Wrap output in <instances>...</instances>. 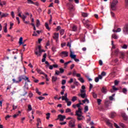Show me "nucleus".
Returning <instances> with one entry per match:
<instances>
[{
    "mask_svg": "<svg viewBox=\"0 0 128 128\" xmlns=\"http://www.w3.org/2000/svg\"><path fill=\"white\" fill-rule=\"evenodd\" d=\"M76 106L78 108V110L76 111V114L78 116L77 119L78 120H82L84 118V116H82L84 113L82 111V108H80V105L79 104H76Z\"/></svg>",
    "mask_w": 128,
    "mask_h": 128,
    "instance_id": "obj_1",
    "label": "nucleus"
},
{
    "mask_svg": "<svg viewBox=\"0 0 128 128\" xmlns=\"http://www.w3.org/2000/svg\"><path fill=\"white\" fill-rule=\"evenodd\" d=\"M118 4V0H113L111 2V9L112 10H116V4Z\"/></svg>",
    "mask_w": 128,
    "mask_h": 128,
    "instance_id": "obj_2",
    "label": "nucleus"
},
{
    "mask_svg": "<svg viewBox=\"0 0 128 128\" xmlns=\"http://www.w3.org/2000/svg\"><path fill=\"white\" fill-rule=\"evenodd\" d=\"M80 94H78V96H81L82 98H86V90H80Z\"/></svg>",
    "mask_w": 128,
    "mask_h": 128,
    "instance_id": "obj_3",
    "label": "nucleus"
},
{
    "mask_svg": "<svg viewBox=\"0 0 128 128\" xmlns=\"http://www.w3.org/2000/svg\"><path fill=\"white\" fill-rule=\"evenodd\" d=\"M84 26L87 28H88L89 30H92V25L90 24V20H85L84 22Z\"/></svg>",
    "mask_w": 128,
    "mask_h": 128,
    "instance_id": "obj_4",
    "label": "nucleus"
},
{
    "mask_svg": "<svg viewBox=\"0 0 128 128\" xmlns=\"http://www.w3.org/2000/svg\"><path fill=\"white\" fill-rule=\"evenodd\" d=\"M76 124V120L74 119H72L69 122V126L70 128H74Z\"/></svg>",
    "mask_w": 128,
    "mask_h": 128,
    "instance_id": "obj_5",
    "label": "nucleus"
},
{
    "mask_svg": "<svg viewBox=\"0 0 128 128\" xmlns=\"http://www.w3.org/2000/svg\"><path fill=\"white\" fill-rule=\"evenodd\" d=\"M124 34H128V24H126L122 29Z\"/></svg>",
    "mask_w": 128,
    "mask_h": 128,
    "instance_id": "obj_6",
    "label": "nucleus"
},
{
    "mask_svg": "<svg viewBox=\"0 0 128 128\" xmlns=\"http://www.w3.org/2000/svg\"><path fill=\"white\" fill-rule=\"evenodd\" d=\"M34 53L37 56H42V52H40L38 50V48H36V50H34Z\"/></svg>",
    "mask_w": 128,
    "mask_h": 128,
    "instance_id": "obj_7",
    "label": "nucleus"
},
{
    "mask_svg": "<svg viewBox=\"0 0 128 128\" xmlns=\"http://www.w3.org/2000/svg\"><path fill=\"white\" fill-rule=\"evenodd\" d=\"M18 80H16V79H12V82H14V84H20V82H22V78L20 77H19L18 78Z\"/></svg>",
    "mask_w": 128,
    "mask_h": 128,
    "instance_id": "obj_8",
    "label": "nucleus"
},
{
    "mask_svg": "<svg viewBox=\"0 0 128 128\" xmlns=\"http://www.w3.org/2000/svg\"><path fill=\"white\" fill-rule=\"evenodd\" d=\"M58 118H60V122H62L66 118V116H62V114H59L58 116Z\"/></svg>",
    "mask_w": 128,
    "mask_h": 128,
    "instance_id": "obj_9",
    "label": "nucleus"
},
{
    "mask_svg": "<svg viewBox=\"0 0 128 128\" xmlns=\"http://www.w3.org/2000/svg\"><path fill=\"white\" fill-rule=\"evenodd\" d=\"M62 54H64V58H66V56H68V52H62L60 54V56H62Z\"/></svg>",
    "mask_w": 128,
    "mask_h": 128,
    "instance_id": "obj_10",
    "label": "nucleus"
},
{
    "mask_svg": "<svg viewBox=\"0 0 128 128\" xmlns=\"http://www.w3.org/2000/svg\"><path fill=\"white\" fill-rule=\"evenodd\" d=\"M101 92H102V94H106L108 92V90L106 89V88L102 87L101 90Z\"/></svg>",
    "mask_w": 128,
    "mask_h": 128,
    "instance_id": "obj_11",
    "label": "nucleus"
},
{
    "mask_svg": "<svg viewBox=\"0 0 128 128\" xmlns=\"http://www.w3.org/2000/svg\"><path fill=\"white\" fill-rule=\"evenodd\" d=\"M74 52H72L70 51V58H73V60H74L76 58V55L73 54Z\"/></svg>",
    "mask_w": 128,
    "mask_h": 128,
    "instance_id": "obj_12",
    "label": "nucleus"
},
{
    "mask_svg": "<svg viewBox=\"0 0 128 128\" xmlns=\"http://www.w3.org/2000/svg\"><path fill=\"white\" fill-rule=\"evenodd\" d=\"M106 124H108V126H110V128H112V124L110 123V120H106Z\"/></svg>",
    "mask_w": 128,
    "mask_h": 128,
    "instance_id": "obj_13",
    "label": "nucleus"
},
{
    "mask_svg": "<svg viewBox=\"0 0 128 128\" xmlns=\"http://www.w3.org/2000/svg\"><path fill=\"white\" fill-rule=\"evenodd\" d=\"M8 16V13H4L2 12V15H1V18H6Z\"/></svg>",
    "mask_w": 128,
    "mask_h": 128,
    "instance_id": "obj_14",
    "label": "nucleus"
},
{
    "mask_svg": "<svg viewBox=\"0 0 128 128\" xmlns=\"http://www.w3.org/2000/svg\"><path fill=\"white\" fill-rule=\"evenodd\" d=\"M67 6H68V8L70 10H74V6L71 4L68 3Z\"/></svg>",
    "mask_w": 128,
    "mask_h": 128,
    "instance_id": "obj_15",
    "label": "nucleus"
},
{
    "mask_svg": "<svg viewBox=\"0 0 128 128\" xmlns=\"http://www.w3.org/2000/svg\"><path fill=\"white\" fill-rule=\"evenodd\" d=\"M122 117L123 118L124 120H128V116H126V114L122 113Z\"/></svg>",
    "mask_w": 128,
    "mask_h": 128,
    "instance_id": "obj_16",
    "label": "nucleus"
},
{
    "mask_svg": "<svg viewBox=\"0 0 128 128\" xmlns=\"http://www.w3.org/2000/svg\"><path fill=\"white\" fill-rule=\"evenodd\" d=\"M122 92L124 94H128V89L126 88H123L122 89Z\"/></svg>",
    "mask_w": 128,
    "mask_h": 128,
    "instance_id": "obj_17",
    "label": "nucleus"
},
{
    "mask_svg": "<svg viewBox=\"0 0 128 128\" xmlns=\"http://www.w3.org/2000/svg\"><path fill=\"white\" fill-rule=\"evenodd\" d=\"M58 33H55L54 34V36H53V38L54 39V40H56L58 38Z\"/></svg>",
    "mask_w": 128,
    "mask_h": 128,
    "instance_id": "obj_18",
    "label": "nucleus"
},
{
    "mask_svg": "<svg viewBox=\"0 0 128 128\" xmlns=\"http://www.w3.org/2000/svg\"><path fill=\"white\" fill-rule=\"evenodd\" d=\"M6 1L0 2V6H6Z\"/></svg>",
    "mask_w": 128,
    "mask_h": 128,
    "instance_id": "obj_19",
    "label": "nucleus"
},
{
    "mask_svg": "<svg viewBox=\"0 0 128 128\" xmlns=\"http://www.w3.org/2000/svg\"><path fill=\"white\" fill-rule=\"evenodd\" d=\"M5 26H4V32H8V24H6V23Z\"/></svg>",
    "mask_w": 128,
    "mask_h": 128,
    "instance_id": "obj_20",
    "label": "nucleus"
},
{
    "mask_svg": "<svg viewBox=\"0 0 128 128\" xmlns=\"http://www.w3.org/2000/svg\"><path fill=\"white\" fill-rule=\"evenodd\" d=\"M52 82H56V80H58V78L54 76H52Z\"/></svg>",
    "mask_w": 128,
    "mask_h": 128,
    "instance_id": "obj_21",
    "label": "nucleus"
},
{
    "mask_svg": "<svg viewBox=\"0 0 128 128\" xmlns=\"http://www.w3.org/2000/svg\"><path fill=\"white\" fill-rule=\"evenodd\" d=\"M40 22L39 20H36V26L37 28H38V26H40Z\"/></svg>",
    "mask_w": 128,
    "mask_h": 128,
    "instance_id": "obj_22",
    "label": "nucleus"
},
{
    "mask_svg": "<svg viewBox=\"0 0 128 128\" xmlns=\"http://www.w3.org/2000/svg\"><path fill=\"white\" fill-rule=\"evenodd\" d=\"M37 127L38 126H40V124H42V122L40 121V118H38L37 119Z\"/></svg>",
    "mask_w": 128,
    "mask_h": 128,
    "instance_id": "obj_23",
    "label": "nucleus"
},
{
    "mask_svg": "<svg viewBox=\"0 0 128 128\" xmlns=\"http://www.w3.org/2000/svg\"><path fill=\"white\" fill-rule=\"evenodd\" d=\"M112 38H114V40H118V36H116V34H113L112 35Z\"/></svg>",
    "mask_w": 128,
    "mask_h": 128,
    "instance_id": "obj_24",
    "label": "nucleus"
},
{
    "mask_svg": "<svg viewBox=\"0 0 128 128\" xmlns=\"http://www.w3.org/2000/svg\"><path fill=\"white\" fill-rule=\"evenodd\" d=\"M45 26H46V30H50V28L48 26V22L45 23Z\"/></svg>",
    "mask_w": 128,
    "mask_h": 128,
    "instance_id": "obj_25",
    "label": "nucleus"
},
{
    "mask_svg": "<svg viewBox=\"0 0 128 128\" xmlns=\"http://www.w3.org/2000/svg\"><path fill=\"white\" fill-rule=\"evenodd\" d=\"M22 44H24L22 42V37H20L19 40V44L20 45Z\"/></svg>",
    "mask_w": 128,
    "mask_h": 128,
    "instance_id": "obj_26",
    "label": "nucleus"
},
{
    "mask_svg": "<svg viewBox=\"0 0 128 128\" xmlns=\"http://www.w3.org/2000/svg\"><path fill=\"white\" fill-rule=\"evenodd\" d=\"M78 80H80V82H82V84H84V78L80 77L78 78Z\"/></svg>",
    "mask_w": 128,
    "mask_h": 128,
    "instance_id": "obj_27",
    "label": "nucleus"
},
{
    "mask_svg": "<svg viewBox=\"0 0 128 128\" xmlns=\"http://www.w3.org/2000/svg\"><path fill=\"white\" fill-rule=\"evenodd\" d=\"M76 30H77L76 26H74L72 27V30L73 32H76Z\"/></svg>",
    "mask_w": 128,
    "mask_h": 128,
    "instance_id": "obj_28",
    "label": "nucleus"
},
{
    "mask_svg": "<svg viewBox=\"0 0 128 128\" xmlns=\"http://www.w3.org/2000/svg\"><path fill=\"white\" fill-rule=\"evenodd\" d=\"M36 71L38 72V74H44V72H42V70H40V69H38V68H37V69H36Z\"/></svg>",
    "mask_w": 128,
    "mask_h": 128,
    "instance_id": "obj_29",
    "label": "nucleus"
},
{
    "mask_svg": "<svg viewBox=\"0 0 128 128\" xmlns=\"http://www.w3.org/2000/svg\"><path fill=\"white\" fill-rule=\"evenodd\" d=\"M88 111V106H85L84 108V112H86Z\"/></svg>",
    "mask_w": 128,
    "mask_h": 128,
    "instance_id": "obj_30",
    "label": "nucleus"
},
{
    "mask_svg": "<svg viewBox=\"0 0 128 128\" xmlns=\"http://www.w3.org/2000/svg\"><path fill=\"white\" fill-rule=\"evenodd\" d=\"M62 100H66V102H68V98H64V96H62Z\"/></svg>",
    "mask_w": 128,
    "mask_h": 128,
    "instance_id": "obj_31",
    "label": "nucleus"
},
{
    "mask_svg": "<svg viewBox=\"0 0 128 128\" xmlns=\"http://www.w3.org/2000/svg\"><path fill=\"white\" fill-rule=\"evenodd\" d=\"M60 74H64V70L62 68H60Z\"/></svg>",
    "mask_w": 128,
    "mask_h": 128,
    "instance_id": "obj_32",
    "label": "nucleus"
},
{
    "mask_svg": "<svg viewBox=\"0 0 128 128\" xmlns=\"http://www.w3.org/2000/svg\"><path fill=\"white\" fill-rule=\"evenodd\" d=\"M114 116H116V112H112L110 116L111 118H114Z\"/></svg>",
    "mask_w": 128,
    "mask_h": 128,
    "instance_id": "obj_33",
    "label": "nucleus"
},
{
    "mask_svg": "<svg viewBox=\"0 0 128 128\" xmlns=\"http://www.w3.org/2000/svg\"><path fill=\"white\" fill-rule=\"evenodd\" d=\"M76 98H78V97H76V96H74L72 98V100L73 102H76Z\"/></svg>",
    "mask_w": 128,
    "mask_h": 128,
    "instance_id": "obj_34",
    "label": "nucleus"
},
{
    "mask_svg": "<svg viewBox=\"0 0 128 128\" xmlns=\"http://www.w3.org/2000/svg\"><path fill=\"white\" fill-rule=\"evenodd\" d=\"M60 74V71L56 70L55 71L54 76H59Z\"/></svg>",
    "mask_w": 128,
    "mask_h": 128,
    "instance_id": "obj_35",
    "label": "nucleus"
},
{
    "mask_svg": "<svg viewBox=\"0 0 128 128\" xmlns=\"http://www.w3.org/2000/svg\"><path fill=\"white\" fill-rule=\"evenodd\" d=\"M46 120H50V113H47L46 114Z\"/></svg>",
    "mask_w": 128,
    "mask_h": 128,
    "instance_id": "obj_36",
    "label": "nucleus"
},
{
    "mask_svg": "<svg viewBox=\"0 0 128 128\" xmlns=\"http://www.w3.org/2000/svg\"><path fill=\"white\" fill-rule=\"evenodd\" d=\"M6 110H10V104L9 103H6Z\"/></svg>",
    "mask_w": 128,
    "mask_h": 128,
    "instance_id": "obj_37",
    "label": "nucleus"
},
{
    "mask_svg": "<svg viewBox=\"0 0 128 128\" xmlns=\"http://www.w3.org/2000/svg\"><path fill=\"white\" fill-rule=\"evenodd\" d=\"M20 114V111H18V113L17 114H15L13 116V118H16V116H18Z\"/></svg>",
    "mask_w": 128,
    "mask_h": 128,
    "instance_id": "obj_38",
    "label": "nucleus"
},
{
    "mask_svg": "<svg viewBox=\"0 0 128 128\" xmlns=\"http://www.w3.org/2000/svg\"><path fill=\"white\" fill-rule=\"evenodd\" d=\"M36 98H38V100H44V97L42 96H39V97H36Z\"/></svg>",
    "mask_w": 128,
    "mask_h": 128,
    "instance_id": "obj_39",
    "label": "nucleus"
},
{
    "mask_svg": "<svg viewBox=\"0 0 128 128\" xmlns=\"http://www.w3.org/2000/svg\"><path fill=\"white\" fill-rule=\"evenodd\" d=\"M72 112V110H70V108H68L66 109V114L70 112Z\"/></svg>",
    "mask_w": 128,
    "mask_h": 128,
    "instance_id": "obj_40",
    "label": "nucleus"
},
{
    "mask_svg": "<svg viewBox=\"0 0 128 128\" xmlns=\"http://www.w3.org/2000/svg\"><path fill=\"white\" fill-rule=\"evenodd\" d=\"M86 100H87V103L88 104L90 102V100H88V98H86L84 100H82V102L83 104H86Z\"/></svg>",
    "mask_w": 128,
    "mask_h": 128,
    "instance_id": "obj_41",
    "label": "nucleus"
},
{
    "mask_svg": "<svg viewBox=\"0 0 128 128\" xmlns=\"http://www.w3.org/2000/svg\"><path fill=\"white\" fill-rule=\"evenodd\" d=\"M21 18H22L23 22H24V21H26V16L24 15H22V16L21 17Z\"/></svg>",
    "mask_w": 128,
    "mask_h": 128,
    "instance_id": "obj_42",
    "label": "nucleus"
},
{
    "mask_svg": "<svg viewBox=\"0 0 128 128\" xmlns=\"http://www.w3.org/2000/svg\"><path fill=\"white\" fill-rule=\"evenodd\" d=\"M28 0V4H34V2H32V0Z\"/></svg>",
    "mask_w": 128,
    "mask_h": 128,
    "instance_id": "obj_43",
    "label": "nucleus"
},
{
    "mask_svg": "<svg viewBox=\"0 0 128 128\" xmlns=\"http://www.w3.org/2000/svg\"><path fill=\"white\" fill-rule=\"evenodd\" d=\"M18 108V106L12 105V110H14Z\"/></svg>",
    "mask_w": 128,
    "mask_h": 128,
    "instance_id": "obj_44",
    "label": "nucleus"
},
{
    "mask_svg": "<svg viewBox=\"0 0 128 128\" xmlns=\"http://www.w3.org/2000/svg\"><path fill=\"white\" fill-rule=\"evenodd\" d=\"M122 32V28H118L116 30V32Z\"/></svg>",
    "mask_w": 128,
    "mask_h": 128,
    "instance_id": "obj_45",
    "label": "nucleus"
},
{
    "mask_svg": "<svg viewBox=\"0 0 128 128\" xmlns=\"http://www.w3.org/2000/svg\"><path fill=\"white\" fill-rule=\"evenodd\" d=\"M124 58V54L121 53L120 55V58Z\"/></svg>",
    "mask_w": 128,
    "mask_h": 128,
    "instance_id": "obj_46",
    "label": "nucleus"
},
{
    "mask_svg": "<svg viewBox=\"0 0 128 128\" xmlns=\"http://www.w3.org/2000/svg\"><path fill=\"white\" fill-rule=\"evenodd\" d=\"M122 48L126 50V48H128V45L124 44V45H123V46H122Z\"/></svg>",
    "mask_w": 128,
    "mask_h": 128,
    "instance_id": "obj_47",
    "label": "nucleus"
},
{
    "mask_svg": "<svg viewBox=\"0 0 128 128\" xmlns=\"http://www.w3.org/2000/svg\"><path fill=\"white\" fill-rule=\"evenodd\" d=\"M68 84H72L74 82V79L72 78H70V80L68 82Z\"/></svg>",
    "mask_w": 128,
    "mask_h": 128,
    "instance_id": "obj_48",
    "label": "nucleus"
},
{
    "mask_svg": "<svg viewBox=\"0 0 128 128\" xmlns=\"http://www.w3.org/2000/svg\"><path fill=\"white\" fill-rule=\"evenodd\" d=\"M82 16L84 18H86V16H88V13H82Z\"/></svg>",
    "mask_w": 128,
    "mask_h": 128,
    "instance_id": "obj_49",
    "label": "nucleus"
},
{
    "mask_svg": "<svg viewBox=\"0 0 128 128\" xmlns=\"http://www.w3.org/2000/svg\"><path fill=\"white\" fill-rule=\"evenodd\" d=\"M32 110V106L31 105H28V110Z\"/></svg>",
    "mask_w": 128,
    "mask_h": 128,
    "instance_id": "obj_50",
    "label": "nucleus"
},
{
    "mask_svg": "<svg viewBox=\"0 0 128 128\" xmlns=\"http://www.w3.org/2000/svg\"><path fill=\"white\" fill-rule=\"evenodd\" d=\"M101 75H102V76H105L106 75V73L104 72H102L101 73Z\"/></svg>",
    "mask_w": 128,
    "mask_h": 128,
    "instance_id": "obj_51",
    "label": "nucleus"
},
{
    "mask_svg": "<svg viewBox=\"0 0 128 128\" xmlns=\"http://www.w3.org/2000/svg\"><path fill=\"white\" fill-rule=\"evenodd\" d=\"M64 34V30H60V34H61L62 36V34Z\"/></svg>",
    "mask_w": 128,
    "mask_h": 128,
    "instance_id": "obj_52",
    "label": "nucleus"
},
{
    "mask_svg": "<svg viewBox=\"0 0 128 128\" xmlns=\"http://www.w3.org/2000/svg\"><path fill=\"white\" fill-rule=\"evenodd\" d=\"M38 48V52H40L42 50V46H38V47H36Z\"/></svg>",
    "mask_w": 128,
    "mask_h": 128,
    "instance_id": "obj_53",
    "label": "nucleus"
},
{
    "mask_svg": "<svg viewBox=\"0 0 128 128\" xmlns=\"http://www.w3.org/2000/svg\"><path fill=\"white\" fill-rule=\"evenodd\" d=\"M112 88L113 90H118V88H116V86H112Z\"/></svg>",
    "mask_w": 128,
    "mask_h": 128,
    "instance_id": "obj_54",
    "label": "nucleus"
},
{
    "mask_svg": "<svg viewBox=\"0 0 128 128\" xmlns=\"http://www.w3.org/2000/svg\"><path fill=\"white\" fill-rule=\"evenodd\" d=\"M97 102H98V106H100V102H102V100L98 99Z\"/></svg>",
    "mask_w": 128,
    "mask_h": 128,
    "instance_id": "obj_55",
    "label": "nucleus"
},
{
    "mask_svg": "<svg viewBox=\"0 0 128 128\" xmlns=\"http://www.w3.org/2000/svg\"><path fill=\"white\" fill-rule=\"evenodd\" d=\"M14 50L15 51L12 52L13 54H18V49H14Z\"/></svg>",
    "mask_w": 128,
    "mask_h": 128,
    "instance_id": "obj_56",
    "label": "nucleus"
},
{
    "mask_svg": "<svg viewBox=\"0 0 128 128\" xmlns=\"http://www.w3.org/2000/svg\"><path fill=\"white\" fill-rule=\"evenodd\" d=\"M71 105H72V102L68 101V102H67L68 106H70Z\"/></svg>",
    "mask_w": 128,
    "mask_h": 128,
    "instance_id": "obj_57",
    "label": "nucleus"
},
{
    "mask_svg": "<svg viewBox=\"0 0 128 128\" xmlns=\"http://www.w3.org/2000/svg\"><path fill=\"white\" fill-rule=\"evenodd\" d=\"M66 80H62V85L66 84Z\"/></svg>",
    "mask_w": 128,
    "mask_h": 128,
    "instance_id": "obj_58",
    "label": "nucleus"
},
{
    "mask_svg": "<svg viewBox=\"0 0 128 128\" xmlns=\"http://www.w3.org/2000/svg\"><path fill=\"white\" fill-rule=\"evenodd\" d=\"M92 96H93V98H96L97 95H96V93L93 92L92 93Z\"/></svg>",
    "mask_w": 128,
    "mask_h": 128,
    "instance_id": "obj_59",
    "label": "nucleus"
},
{
    "mask_svg": "<svg viewBox=\"0 0 128 128\" xmlns=\"http://www.w3.org/2000/svg\"><path fill=\"white\" fill-rule=\"evenodd\" d=\"M66 43L64 42L61 44V46L62 48H64V46H66Z\"/></svg>",
    "mask_w": 128,
    "mask_h": 128,
    "instance_id": "obj_60",
    "label": "nucleus"
},
{
    "mask_svg": "<svg viewBox=\"0 0 128 128\" xmlns=\"http://www.w3.org/2000/svg\"><path fill=\"white\" fill-rule=\"evenodd\" d=\"M118 80H114V85L118 86Z\"/></svg>",
    "mask_w": 128,
    "mask_h": 128,
    "instance_id": "obj_61",
    "label": "nucleus"
},
{
    "mask_svg": "<svg viewBox=\"0 0 128 128\" xmlns=\"http://www.w3.org/2000/svg\"><path fill=\"white\" fill-rule=\"evenodd\" d=\"M72 74L74 76H76V71L74 70L72 72Z\"/></svg>",
    "mask_w": 128,
    "mask_h": 128,
    "instance_id": "obj_62",
    "label": "nucleus"
},
{
    "mask_svg": "<svg viewBox=\"0 0 128 128\" xmlns=\"http://www.w3.org/2000/svg\"><path fill=\"white\" fill-rule=\"evenodd\" d=\"M94 80H95L96 82H98V81L100 80V79H99V78L96 77V78H95Z\"/></svg>",
    "mask_w": 128,
    "mask_h": 128,
    "instance_id": "obj_63",
    "label": "nucleus"
},
{
    "mask_svg": "<svg viewBox=\"0 0 128 128\" xmlns=\"http://www.w3.org/2000/svg\"><path fill=\"white\" fill-rule=\"evenodd\" d=\"M120 126H121L122 128H124V124L122 123H120Z\"/></svg>",
    "mask_w": 128,
    "mask_h": 128,
    "instance_id": "obj_64",
    "label": "nucleus"
}]
</instances>
